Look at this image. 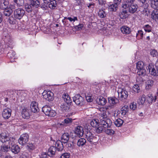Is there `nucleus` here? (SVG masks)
<instances>
[{"label": "nucleus", "instance_id": "nucleus-29", "mask_svg": "<svg viewBox=\"0 0 158 158\" xmlns=\"http://www.w3.org/2000/svg\"><path fill=\"white\" fill-rule=\"evenodd\" d=\"M121 32L124 34H129L130 32V29L128 27L123 26L120 28Z\"/></svg>", "mask_w": 158, "mask_h": 158}, {"label": "nucleus", "instance_id": "nucleus-10", "mask_svg": "<svg viewBox=\"0 0 158 158\" xmlns=\"http://www.w3.org/2000/svg\"><path fill=\"white\" fill-rule=\"evenodd\" d=\"M84 100L83 98L79 94L76 95L73 97V101L77 105H82Z\"/></svg>", "mask_w": 158, "mask_h": 158}, {"label": "nucleus", "instance_id": "nucleus-46", "mask_svg": "<svg viewBox=\"0 0 158 158\" xmlns=\"http://www.w3.org/2000/svg\"><path fill=\"white\" fill-rule=\"evenodd\" d=\"M12 13V10L10 9H5L3 12L4 15L6 16H9Z\"/></svg>", "mask_w": 158, "mask_h": 158}, {"label": "nucleus", "instance_id": "nucleus-16", "mask_svg": "<svg viewBox=\"0 0 158 158\" xmlns=\"http://www.w3.org/2000/svg\"><path fill=\"white\" fill-rule=\"evenodd\" d=\"M83 128L81 126H78L76 128L75 133L79 137H81L84 134Z\"/></svg>", "mask_w": 158, "mask_h": 158}, {"label": "nucleus", "instance_id": "nucleus-14", "mask_svg": "<svg viewBox=\"0 0 158 158\" xmlns=\"http://www.w3.org/2000/svg\"><path fill=\"white\" fill-rule=\"evenodd\" d=\"M10 138L8 134H6L5 132H3L0 134V140L3 143H5L8 141Z\"/></svg>", "mask_w": 158, "mask_h": 158}, {"label": "nucleus", "instance_id": "nucleus-21", "mask_svg": "<svg viewBox=\"0 0 158 158\" xmlns=\"http://www.w3.org/2000/svg\"><path fill=\"white\" fill-rule=\"evenodd\" d=\"M69 138L70 135L69 134L67 133H65L61 136V141L64 143H67L68 142Z\"/></svg>", "mask_w": 158, "mask_h": 158}, {"label": "nucleus", "instance_id": "nucleus-39", "mask_svg": "<svg viewBox=\"0 0 158 158\" xmlns=\"http://www.w3.org/2000/svg\"><path fill=\"white\" fill-rule=\"evenodd\" d=\"M145 95H143L139 97L138 102L139 105H143L145 102Z\"/></svg>", "mask_w": 158, "mask_h": 158}, {"label": "nucleus", "instance_id": "nucleus-11", "mask_svg": "<svg viewBox=\"0 0 158 158\" xmlns=\"http://www.w3.org/2000/svg\"><path fill=\"white\" fill-rule=\"evenodd\" d=\"M73 119L70 118H65L64 121L61 123H58V126L61 127H66L69 125L70 124L73 122Z\"/></svg>", "mask_w": 158, "mask_h": 158}, {"label": "nucleus", "instance_id": "nucleus-41", "mask_svg": "<svg viewBox=\"0 0 158 158\" xmlns=\"http://www.w3.org/2000/svg\"><path fill=\"white\" fill-rule=\"evenodd\" d=\"M123 123V120L120 118L117 119L114 122L115 125L117 127H120Z\"/></svg>", "mask_w": 158, "mask_h": 158}, {"label": "nucleus", "instance_id": "nucleus-24", "mask_svg": "<svg viewBox=\"0 0 158 158\" xmlns=\"http://www.w3.org/2000/svg\"><path fill=\"white\" fill-rule=\"evenodd\" d=\"M9 3L6 0H1L0 1V8L2 9H5L8 6Z\"/></svg>", "mask_w": 158, "mask_h": 158}, {"label": "nucleus", "instance_id": "nucleus-36", "mask_svg": "<svg viewBox=\"0 0 158 158\" xmlns=\"http://www.w3.org/2000/svg\"><path fill=\"white\" fill-rule=\"evenodd\" d=\"M148 99L149 102L152 103L156 101V96L151 94H149L148 96Z\"/></svg>", "mask_w": 158, "mask_h": 158}, {"label": "nucleus", "instance_id": "nucleus-2", "mask_svg": "<svg viewBox=\"0 0 158 158\" xmlns=\"http://www.w3.org/2000/svg\"><path fill=\"white\" fill-rule=\"evenodd\" d=\"M127 3L125 2L123 3L122 5V7L123 8L128 9L129 13L133 14L135 12L138 8V6L136 4H131L130 5Z\"/></svg>", "mask_w": 158, "mask_h": 158}, {"label": "nucleus", "instance_id": "nucleus-31", "mask_svg": "<svg viewBox=\"0 0 158 158\" xmlns=\"http://www.w3.org/2000/svg\"><path fill=\"white\" fill-rule=\"evenodd\" d=\"M99 122L97 119H93L90 122V125L93 127H97L99 126Z\"/></svg>", "mask_w": 158, "mask_h": 158}, {"label": "nucleus", "instance_id": "nucleus-42", "mask_svg": "<svg viewBox=\"0 0 158 158\" xmlns=\"http://www.w3.org/2000/svg\"><path fill=\"white\" fill-rule=\"evenodd\" d=\"M98 15L101 18H102L106 16L105 12L102 10H100L98 12Z\"/></svg>", "mask_w": 158, "mask_h": 158}, {"label": "nucleus", "instance_id": "nucleus-23", "mask_svg": "<svg viewBox=\"0 0 158 158\" xmlns=\"http://www.w3.org/2000/svg\"><path fill=\"white\" fill-rule=\"evenodd\" d=\"M154 81L152 80H148L146 82L145 89L149 90L151 89L153 86Z\"/></svg>", "mask_w": 158, "mask_h": 158}, {"label": "nucleus", "instance_id": "nucleus-47", "mask_svg": "<svg viewBox=\"0 0 158 158\" xmlns=\"http://www.w3.org/2000/svg\"><path fill=\"white\" fill-rule=\"evenodd\" d=\"M11 94L12 95V97H15L16 95H18L19 92L14 90H10L9 91L8 94Z\"/></svg>", "mask_w": 158, "mask_h": 158}, {"label": "nucleus", "instance_id": "nucleus-13", "mask_svg": "<svg viewBox=\"0 0 158 158\" xmlns=\"http://www.w3.org/2000/svg\"><path fill=\"white\" fill-rule=\"evenodd\" d=\"M11 110L9 108L4 109L2 112V116L6 119H8L11 116Z\"/></svg>", "mask_w": 158, "mask_h": 158}, {"label": "nucleus", "instance_id": "nucleus-57", "mask_svg": "<svg viewBox=\"0 0 158 158\" xmlns=\"http://www.w3.org/2000/svg\"><path fill=\"white\" fill-rule=\"evenodd\" d=\"M10 148V146L8 145H3L2 146V150L4 152H7L8 151Z\"/></svg>", "mask_w": 158, "mask_h": 158}, {"label": "nucleus", "instance_id": "nucleus-63", "mask_svg": "<svg viewBox=\"0 0 158 158\" xmlns=\"http://www.w3.org/2000/svg\"><path fill=\"white\" fill-rule=\"evenodd\" d=\"M30 156L29 154L26 152H24L22 154L21 158H29Z\"/></svg>", "mask_w": 158, "mask_h": 158}, {"label": "nucleus", "instance_id": "nucleus-64", "mask_svg": "<svg viewBox=\"0 0 158 158\" xmlns=\"http://www.w3.org/2000/svg\"><path fill=\"white\" fill-rule=\"evenodd\" d=\"M84 27V25L82 24H79L78 25L75 26V28L78 30L81 29Z\"/></svg>", "mask_w": 158, "mask_h": 158}, {"label": "nucleus", "instance_id": "nucleus-54", "mask_svg": "<svg viewBox=\"0 0 158 158\" xmlns=\"http://www.w3.org/2000/svg\"><path fill=\"white\" fill-rule=\"evenodd\" d=\"M15 140V138L13 137H10V140L9 142V146H11L12 145H15L14 141Z\"/></svg>", "mask_w": 158, "mask_h": 158}, {"label": "nucleus", "instance_id": "nucleus-35", "mask_svg": "<svg viewBox=\"0 0 158 158\" xmlns=\"http://www.w3.org/2000/svg\"><path fill=\"white\" fill-rule=\"evenodd\" d=\"M86 140L84 138H80L77 142V145L79 147L82 146L86 143Z\"/></svg>", "mask_w": 158, "mask_h": 158}, {"label": "nucleus", "instance_id": "nucleus-45", "mask_svg": "<svg viewBox=\"0 0 158 158\" xmlns=\"http://www.w3.org/2000/svg\"><path fill=\"white\" fill-rule=\"evenodd\" d=\"M143 31L141 30H139L136 33V37L138 39H142L143 37Z\"/></svg>", "mask_w": 158, "mask_h": 158}, {"label": "nucleus", "instance_id": "nucleus-60", "mask_svg": "<svg viewBox=\"0 0 158 158\" xmlns=\"http://www.w3.org/2000/svg\"><path fill=\"white\" fill-rule=\"evenodd\" d=\"M70 156V153L66 152L63 154L61 156L60 158H69Z\"/></svg>", "mask_w": 158, "mask_h": 158}, {"label": "nucleus", "instance_id": "nucleus-1", "mask_svg": "<svg viewBox=\"0 0 158 158\" xmlns=\"http://www.w3.org/2000/svg\"><path fill=\"white\" fill-rule=\"evenodd\" d=\"M109 113L107 111L101 112L99 114V119L100 125L102 126L104 128L110 127L111 125V121L108 118Z\"/></svg>", "mask_w": 158, "mask_h": 158}, {"label": "nucleus", "instance_id": "nucleus-7", "mask_svg": "<svg viewBox=\"0 0 158 158\" xmlns=\"http://www.w3.org/2000/svg\"><path fill=\"white\" fill-rule=\"evenodd\" d=\"M118 98L121 100H124L127 98V92L124 89L119 88L118 91Z\"/></svg>", "mask_w": 158, "mask_h": 158}, {"label": "nucleus", "instance_id": "nucleus-56", "mask_svg": "<svg viewBox=\"0 0 158 158\" xmlns=\"http://www.w3.org/2000/svg\"><path fill=\"white\" fill-rule=\"evenodd\" d=\"M152 15L154 18H156L158 17V11L157 9H154V10L152 11Z\"/></svg>", "mask_w": 158, "mask_h": 158}, {"label": "nucleus", "instance_id": "nucleus-3", "mask_svg": "<svg viewBox=\"0 0 158 158\" xmlns=\"http://www.w3.org/2000/svg\"><path fill=\"white\" fill-rule=\"evenodd\" d=\"M85 138L88 142L91 144H94L97 143L98 140V138L94 136L90 131L87 132L85 134Z\"/></svg>", "mask_w": 158, "mask_h": 158}, {"label": "nucleus", "instance_id": "nucleus-49", "mask_svg": "<svg viewBox=\"0 0 158 158\" xmlns=\"http://www.w3.org/2000/svg\"><path fill=\"white\" fill-rule=\"evenodd\" d=\"M14 2L19 6H23L24 3L23 0H14Z\"/></svg>", "mask_w": 158, "mask_h": 158}, {"label": "nucleus", "instance_id": "nucleus-28", "mask_svg": "<svg viewBox=\"0 0 158 158\" xmlns=\"http://www.w3.org/2000/svg\"><path fill=\"white\" fill-rule=\"evenodd\" d=\"M118 7V4L114 3V4L108 5V9L110 11L115 12L116 11Z\"/></svg>", "mask_w": 158, "mask_h": 158}, {"label": "nucleus", "instance_id": "nucleus-32", "mask_svg": "<svg viewBox=\"0 0 158 158\" xmlns=\"http://www.w3.org/2000/svg\"><path fill=\"white\" fill-rule=\"evenodd\" d=\"M62 98L64 100L65 102L70 103L71 101L70 97L68 94L64 93L62 95Z\"/></svg>", "mask_w": 158, "mask_h": 158}, {"label": "nucleus", "instance_id": "nucleus-26", "mask_svg": "<svg viewBox=\"0 0 158 158\" xmlns=\"http://www.w3.org/2000/svg\"><path fill=\"white\" fill-rule=\"evenodd\" d=\"M56 148L54 146L51 147L48 149V155L49 156H52L54 155L56 150Z\"/></svg>", "mask_w": 158, "mask_h": 158}, {"label": "nucleus", "instance_id": "nucleus-15", "mask_svg": "<svg viewBox=\"0 0 158 158\" xmlns=\"http://www.w3.org/2000/svg\"><path fill=\"white\" fill-rule=\"evenodd\" d=\"M38 103L35 102H32L31 104L30 108L32 112L34 113L37 112L39 111V109L38 106Z\"/></svg>", "mask_w": 158, "mask_h": 158}, {"label": "nucleus", "instance_id": "nucleus-5", "mask_svg": "<svg viewBox=\"0 0 158 158\" xmlns=\"http://www.w3.org/2000/svg\"><path fill=\"white\" fill-rule=\"evenodd\" d=\"M25 11L21 8L16 9L14 11V16L16 19H20L24 16Z\"/></svg>", "mask_w": 158, "mask_h": 158}, {"label": "nucleus", "instance_id": "nucleus-19", "mask_svg": "<svg viewBox=\"0 0 158 158\" xmlns=\"http://www.w3.org/2000/svg\"><path fill=\"white\" fill-rule=\"evenodd\" d=\"M108 102L110 105L114 106L118 102V100L115 97H110L108 98Z\"/></svg>", "mask_w": 158, "mask_h": 158}, {"label": "nucleus", "instance_id": "nucleus-43", "mask_svg": "<svg viewBox=\"0 0 158 158\" xmlns=\"http://www.w3.org/2000/svg\"><path fill=\"white\" fill-rule=\"evenodd\" d=\"M143 28L144 31L148 32H149L152 31V27L148 24L144 25Z\"/></svg>", "mask_w": 158, "mask_h": 158}, {"label": "nucleus", "instance_id": "nucleus-51", "mask_svg": "<svg viewBox=\"0 0 158 158\" xmlns=\"http://www.w3.org/2000/svg\"><path fill=\"white\" fill-rule=\"evenodd\" d=\"M150 53L153 57H157L158 56V52L155 49L151 50Z\"/></svg>", "mask_w": 158, "mask_h": 158}, {"label": "nucleus", "instance_id": "nucleus-8", "mask_svg": "<svg viewBox=\"0 0 158 158\" xmlns=\"http://www.w3.org/2000/svg\"><path fill=\"white\" fill-rule=\"evenodd\" d=\"M29 139V135L27 133L22 135L18 140L19 143L23 145L26 144L28 141Z\"/></svg>", "mask_w": 158, "mask_h": 158}, {"label": "nucleus", "instance_id": "nucleus-59", "mask_svg": "<svg viewBox=\"0 0 158 158\" xmlns=\"http://www.w3.org/2000/svg\"><path fill=\"white\" fill-rule=\"evenodd\" d=\"M114 106H112L111 105H110L108 106H106L105 108H104L101 109V110H102L103 112V111H107L108 113V112L107 111H105L103 110L105 109L106 110H110L112 108H113Z\"/></svg>", "mask_w": 158, "mask_h": 158}, {"label": "nucleus", "instance_id": "nucleus-62", "mask_svg": "<svg viewBox=\"0 0 158 158\" xmlns=\"http://www.w3.org/2000/svg\"><path fill=\"white\" fill-rule=\"evenodd\" d=\"M86 100L88 102H91L93 101V98L91 95H87L85 96Z\"/></svg>", "mask_w": 158, "mask_h": 158}, {"label": "nucleus", "instance_id": "nucleus-52", "mask_svg": "<svg viewBox=\"0 0 158 158\" xmlns=\"http://www.w3.org/2000/svg\"><path fill=\"white\" fill-rule=\"evenodd\" d=\"M104 130V127L100 125V126H99V127H98L96 128V130L97 133H99L102 132Z\"/></svg>", "mask_w": 158, "mask_h": 158}, {"label": "nucleus", "instance_id": "nucleus-37", "mask_svg": "<svg viewBox=\"0 0 158 158\" xmlns=\"http://www.w3.org/2000/svg\"><path fill=\"white\" fill-rule=\"evenodd\" d=\"M49 4V7L51 9H54L56 6V0H50Z\"/></svg>", "mask_w": 158, "mask_h": 158}, {"label": "nucleus", "instance_id": "nucleus-38", "mask_svg": "<svg viewBox=\"0 0 158 158\" xmlns=\"http://www.w3.org/2000/svg\"><path fill=\"white\" fill-rule=\"evenodd\" d=\"M19 98H20L21 100H24L26 97L27 95L26 93L23 91L19 92Z\"/></svg>", "mask_w": 158, "mask_h": 158}, {"label": "nucleus", "instance_id": "nucleus-22", "mask_svg": "<svg viewBox=\"0 0 158 158\" xmlns=\"http://www.w3.org/2000/svg\"><path fill=\"white\" fill-rule=\"evenodd\" d=\"M69 103L64 102L61 104L60 107L63 111L67 112L69 110L70 105Z\"/></svg>", "mask_w": 158, "mask_h": 158}, {"label": "nucleus", "instance_id": "nucleus-6", "mask_svg": "<svg viewBox=\"0 0 158 158\" xmlns=\"http://www.w3.org/2000/svg\"><path fill=\"white\" fill-rule=\"evenodd\" d=\"M42 110L46 115L49 116L54 117L56 114L55 111L52 110L50 107L47 106L43 107Z\"/></svg>", "mask_w": 158, "mask_h": 158}, {"label": "nucleus", "instance_id": "nucleus-34", "mask_svg": "<svg viewBox=\"0 0 158 158\" xmlns=\"http://www.w3.org/2000/svg\"><path fill=\"white\" fill-rule=\"evenodd\" d=\"M128 106H124L123 107L121 110L120 113L122 115H126L128 112Z\"/></svg>", "mask_w": 158, "mask_h": 158}, {"label": "nucleus", "instance_id": "nucleus-53", "mask_svg": "<svg viewBox=\"0 0 158 158\" xmlns=\"http://www.w3.org/2000/svg\"><path fill=\"white\" fill-rule=\"evenodd\" d=\"M133 89L134 92L137 93H138L140 91L139 86L138 85H134L133 86Z\"/></svg>", "mask_w": 158, "mask_h": 158}, {"label": "nucleus", "instance_id": "nucleus-20", "mask_svg": "<svg viewBox=\"0 0 158 158\" xmlns=\"http://www.w3.org/2000/svg\"><path fill=\"white\" fill-rule=\"evenodd\" d=\"M96 101L97 103L101 105H105L106 102V100L102 96H99L97 98Z\"/></svg>", "mask_w": 158, "mask_h": 158}, {"label": "nucleus", "instance_id": "nucleus-55", "mask_svg": "<svg viewBox=\"0 0 158 158\" xmlns=\"http://www.w3.org/2000/svg\"><path fill=\"white\" fill-rule=\"evenodd\" d=\"M152 15L154 18H156L158 17V11L157 9H154V10L152 11Z\"/></svg>", "mask_w": 158, "mask_h": 158}, {"label": "nucleus", "instance_id": "nucleus-58", "mask_svg": "<svg viewBox=\"0 0 158 158\" xmlns=\"http://www.w3.org/2000/svg\"><path fill=\"white\" fill-rule=\"evenodd\" d=\"M130 108L132 110H135L137 108L136 103L135 102H132L130 104Z\"/></svg>", "mask_w": 158, "mask_h": 158}, {"label": "nucleus", "instance_id": "nucleus-33", "mask_svg": "<svg viewBox=\"0 0 158 158\" xmlns=\"http://www.w3.org/2000/svg\"><path fill=\"white\" fill-rule=\"evenodd\" d=\"M30 3L35 8H37L40 6V2L39 0H31Z\"/></svg>", "mask_w": 158, "mask_h": 158}, {"label": "nucleus", "instance_id": "nucleus-4", "mask_svg": "<svg viewBox=\"0 0 158 158\" xmlns=\"http://www.w3.org/2000/svg\"><path fill=\"white\" fill-rule=\"evenodd\" d=\"M136 68L138 69L137 74L139 75H145V70L144 69V64L142 61H139L136 64Z\"/></svg>", "mask_w": 158, "mask_h": 158}, {"label": "nucleus", "instance_id": "nucleus-61", "mask_svg": "<svg viewBox=\"0 0 158 158\" xmlns=\"http://www.w3.org/2000/svg\"><path fill=\"white\" fill-rule=\"evenodd\" d=\"M35 145L32 143H29L27 145V148L33 150L35 148Z\"/></svg>", "mask_w": 158, "mask_h": 158}, {"label": "nucleus", "instance_id": "nucleus-44", "mask_svg": "<svg viewBox=\"0 0 158 158\" xmlns=\"http://www.w3.org/2000/svg\"><path fill=\"white\" fill-rule=\"evenodd\" d=\"M104 132L106 134L109 135H113L114 133V131L113 130L110 129H105Z\"/></svg>", "mask_w": 158, "mask_h": 158}, {"label": "nucleus", "instance_id": "nucleus-12", "mask_svg": "<svg viewBox=\"0 0 158 158\" xmlns=\"http://www.w3.org/2000/svg\"><path fill=\"white\" fill-rule=\"evenodd\" d=\"M43 98L48 101H52L53 99V94L50 91L44 92L43 93Z\"/></svg>", "mask_w": 158, "mask_h": 158}, {"label": "nucleus", "instance_id": "nucleus-40", "mask_svg": "<svg viewBox=\"0 0 158 158\" xmlns=\"http://www.w3.org/2000/svg\"><path fill=\"white\" fill-rule=\"evenodd\" d=\"M6 21L10 24H14L16 23V20L13 18H7L6 19Z\"/></svg>", "mask_w": 158, "mask_h": 158}, {"label": "nucleus", "instance_id": "nucleus-27", "mask_svg": "<svg viewBox=\"0 0 158 158\" xmlns=\"http://www.w3.org/2000/svg\"><path fill=\"white\" fill-rule=\"evenodd\" d=\"M63 143L60 140L57 141L55 144V147L58 151H61L63 148Z\"/></svg>", "mask_w": 158, "mask_h": 158}, {"label": "nucleus", "instance_id": "nucleus-18", "mask_svg": "<svg viewBox=\"0 0 158 158\" xmlns=\"http://www.w3.org/2000/svg\"><path fill=\"white\" fill-rule=\"evenodd\" d=\"M129 15L128 9L123 8L122 11L119 14V16L122 19H125L127 18Z\"/></svg>", "mask_w": 158, "mask_h": 158}, {"label": "nucleus", "instance_id": "nucleus-17", "mask_svg": "<svg viewBox=\"0 0 158 158\" xmlns=\"http://www.w3.org/2000/svg\"><path fill=\"white\" fill-rule=\"evenodd\" d=\"M22 116L23 118L26 119L28 118L30 115V113L28 109L24 107L22 111Z\"/></svg>", "mask_w": 158, "mask_h": 158}, {"label": "nucleus", "instance_id": "nucleus-48", "mask_svg": "<svg viewBox=\"0 0 158 158\" xmlns=\"http://www.w3.org/2000/svg\"><path fill=\"white\" fill-rule=\"evenodd\" d=\"M151 2V6L154 9H157L158 7V1L153 0Z\"/></svg>", "mask_w": 158, "mask_h": 158}, {"label": "nucleus", "instance_id": "nucleus-30", "mask_svg": "<svg viewBox=\"0 0 158 158\" xmlns=\"http://www.w3.org/2000/svg\"><path fill=\"white\" fill-rule=\"evenodd\" d=\"M25 8L26 10L28 13L31 12L35 9L31 3L30 4H26Z\"/></svg>", "mask_w": 158, "mask_h": 158}, {"label": "nucleus", "instance_id": "nucleus-9", "mask_svg": "<svg viewBox=\"0 0 158 158\" xmlns=\"http://www.w3.org/2000/svg\"><path fill=\"white\" fill-rule=\"evenodd\" d=\"M148 70H149L150 74L154 76L158 75V70L156 69L154 65L152 64H149L148 66Z\"/></svg>", "mask_w": 158, "mask_h": 158}, {"label": "nucleus", "instance_id": "nucleus-25", "mask_svg": "<svg viewBox=\"0 0 158 158\" xmlns=\"http://www.w3.org/2000/svg\"><path fill=\"white\" fill-rule=\"evenodd\" d=\"M10 149L11 152L15 154L18 153L20 151V148L16 144L12 145L10 147Z\"/></svg>", "mask_w": 158, "mask_h": 158}, {"label": "nucleus", "instance_id": "nucleus-50", "mask_svg": "<svg viewBox=\"0 0 158 158\" xmlns=\"http://www.w3.org/2000/svg\"><path fill=\"white\" fill-rule=\"evenodd\" d=\"M65 19L69 20L70 22H74L75 21L78 20L77 17L73 16L72 17H66Z\"/></svg>", "mask_w": 158, "mask_h": 158}]
</instances>
